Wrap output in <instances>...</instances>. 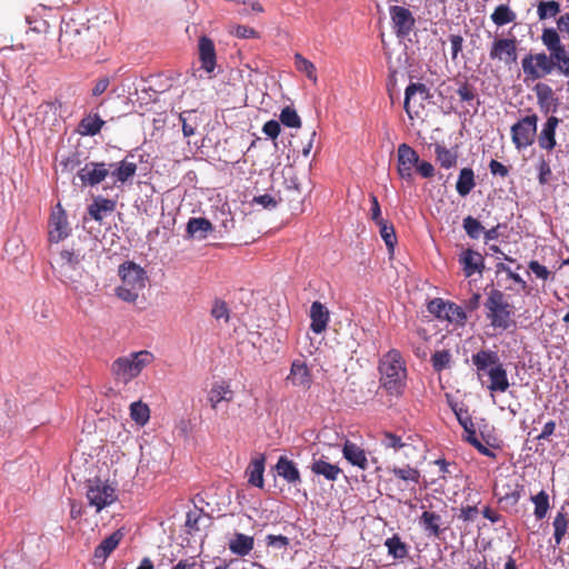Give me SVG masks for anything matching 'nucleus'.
I'll return each mask as SVG.
<instances>
[{
  "label": "nucleus",
  "mask_w": 569,
  "mask_h": 569,
  "mask_svg": "<svg viewBox=\"0 0 569 569\" xmlns=\"http://www.w3.org/2000/svg\"><path fill=\"white\" fill-rule=\"evenodd\" d=\"M104 42L99 26H87L76 20L64 21L60 28L59 50L63 57L93 56Z\"/></svg>",
  "instance_id": "nucleus-1"
},
{
  "label": "nucleus",
  "mask_w": 569,
  "mask_h": 569,
  "mask_svg": "<svg viewBox=\"0 0 569 569\" xmlns=\"http://www.w3.org/2000/svg\"><path fill=\"white\" fill-rule=\"evenodd\" d=\"M483 307L486 319L493 331L502 333L517 327L516 307L509 302L503 291L491 289Z\"/></svg>",
  "instance_id": "nucleus-2"
},
{
  "label": "nucleus",
  "mask_w": 569,
  "mask_h": 569,
  "mask_svg": "<svg viewBox=\"0 0 569 569\" xmlns=\"http://www.w3.org/2000/svg\"><path fill=\"white\" fill-rule=\"evenodd\" d=\"M381 386L390 393L400 396L406 387V362L397 349H390L379 361Z\"/></svg>",
  "instance_id": "nucleus-3"
},
{
  "label": "nucleus",
  "mask_w": 569,
  "mask_h": 569,
  "mask_svg": "<svg viewBox=\"0 0 569 569\" xmlns=\"http://www.w3.org/2000/svg\"><path fill=\"white\" fill-rule=\"evenodd\" d=\"M119 276L121 284L116 289L117 297L126 302H136L148 280L144 269L133 261H126L119 267Z\"/></svg>",
  "instance_id": "nucleus-4"
},
{
  "label": "nucleus",
  "mask_w": 569,
  "mask_h": 569,
  "mask_svg": "<svg viewBox=\"0 0 569 569\" xmlns=\"http://www.w3.org/2000/svg\"><path fill=\"white\" fill-rule=\"evenodd\" d=\"M153 359V355L148 350L131 352L112 362L111 373L116 381L127 385L137 378Z\"/></svg>",
  "instance_id": "nucleus-5"
},
{
  "label": "nucleus",
  "mask_w": 569,
  "mask_h": 569,
  "mask_svg": "<svg viewBox=\"0 0 569 569\" xmlns=\"http://www.w3.org/2000/svg\"><path fill=\"white\" fill-rule=\"evenodd\" d=\"M428 311L437 319L448 321L459 327L467 322V315L463 309L455 302L435 298L427 306Z\"/></svg>",
  "instance_id": "nucleus-6"
},
{
  "label": "nucleus",
  "mask_w": 569,
  "mask_h": 569,
  "mask_svg": "<svg viewBox=\"0 0 569 569\" xmlns=\"http://www.w3.org/2000/svg\"><path fill=\"white\" fill-rule=\"evenodd\" d=\"M87 498L90 506H93L99 512L117 500V493L116 489L107 481L94 478L87 482Z\"/></svg>",
  "instance_id": "nucleus-7"
},
{
  "label": "nucleus",
  "mask_w": 569,
  "mask_h": 569,
  "mask_svg": "<svg viewBox=\"0 0 569 569\" xmlns=\"http://www.w3.org/2000/svg\"><path fill=\"white\" fill-rule=\"evenodd\" d=\"M431 97L428 87L420 82L410 83L405 91L403 108L409 119L420 118L425 102Z\"/></svg>",
  "instance_id": "nucleus-8"
},
{
  "label": "nucleus",
  "mask_w": 569,
  "mask_h": 569,
  "mask_svg": "<svg viewBox=\"0 0 569 569\" xmlns=\"http://www.w3.org/2000/svg\"><path fill=\"white\" fill-rule=\"evenodd\" d=\"M521 67L526 80H538L550 74L555 70L552 59L546 52L529 53L521 60Z\"/></svg>",
  "instance_id": "nucleus-9"
},
{
  "label": "nucleus",
  "mask_w": 569,
  "mask_h": 569,
  "mask_svg": "<svg viewBox=\"0 0 569 569\" xmlns=\"http://www.w3.org/2000/svg\"><path fill=\"white\" fill-rule=\"evenodd\" d=\"M538 116L528 114L511 127V140L518 150L526 149L535 142L537 136Z\"/></svg>",
  "instance_id": "nucleus-10"
},
{
  "label": "nucleus",
  "mask_w": 569,
  "mask_h": 569,
  "mask_svg": "<svg viewBox=\"0 0 569 569\" xmlns=\"http://www.w3.org/2000/svg\"><path fill=\"white\" fill-rule=\"evenodd\" d=\"M489 59L511 66L518 59V40L515 36L509 38L495 37L489 48Z\"/></svg>",
  "instance_id": "nucleus-11"
},
{
  "label": "nucleus",
  "mask_w": 569,
  "mask_h": 569,
  "mask_svg": "<svg viewBox=\"0 0 569 569\" xmlns=\"http://www.w3.org/2000/svg\"><path fill=\"white\" fill-rule=\"evenodd\" d=\"M389 14L395 34L398 38L408 37L416 27L413 13L402 6H390Z\"/></svg>",
  "instance_id": "nucleus-12"
},
{
  "label": "nucleus",
  "mask_w": 569,
  "mask_h": 569,
  "mask_svg": "<svg viewBox=\"0 0 569 569\" xmlns=\"http://www.w3.org/2000/svg\"><path fill=\"white\" fill-rule=\"evenodd\" d=\"M418 152L407 143H400L397 150V172L406 181L413 180V169L419 164Z\"/></svg>",
  "instance_id": "nucleus-13"
},
{
  "label": "nucleus",
  "mask_w": 569,
  "mask_h": 569,
  "mask_svg": "<svg viewBox=\"0 0 569 569\" xmlns=\"http://www.w3.org/2000/svg\"><path fill=\"white\" fill-rule=\"evenodd\" d=\"M82 257L74 250H62L58 260L57 272L59 278L64 282H74V272L81 273Z\"/></svg>",
  "instance_id": "nucleus-14"
},
{
  "label": "nucleus",
  "mask_w": 569,
  "mask_h": 569,
  "mask_svg": "<svg viewBox=\"0 0 569 569\" xmlns=\"http://www.w3.org/2000/svg\"><path fill=\"white\" fill-rule=\"evenodd\" d=\"M540 38L542 44L549 51L548 56L552 59V63H559L569 57V51L555 28H545Z\"/></svg>",
  "instance_id": "nucleus-15"
},
{
  "label": "nucleus",
  "mask_w": 569,
  "mask_h": 569,
  "mask_svg": "<svg viewBox=\"0 0 569 569\" xmlns=\"http://www.w3.org/2000/svg\"><path fill=\"white\" fill-rule=\"evenodd\" d=\"M540 38L542 44L549 51L548 56L552 59V63H559L569 57V51L555 28H545Z\"/></svg>",
  "instance_id": "nucleus-16"
},
{
  "label": "nucleus",
  "mask_w": 569,
  "mask_h": 569,
  "mask_svg": "<svg viewBox=\"0 0 569 569\" xmlns=\"http://www.w3.org/2000/svg\"><path fill=\"white\" fill-rule=\"evenodd\" d=\"M70 233L67 214L61 204L58 203L52 210L49 219V240L51 242H60Z\"/></svg>",
  "instance_id": "nucleus-17"
},
{
  "label": "nucleus",
  "mask_w": 569,
  "mask_h": 569,
  "mask_svg": "<svg viewBox=\"0 0 569 569\" xmlns=\"http://www.w3.org/2000/svg\"><path fill=\"white\" fill-rule=\"evenodd\" d=\"M110 173L104 162H89L78 171L82 184L94 187L101 183Z\"/></svg>",
  "instance_id": "nucleus-18"
},
{
  "label": "nucleus",
  "mask_w": 569,
  "mask_h": 569,
  "mask_svg": "<svg viewBox=\"0 0 569 569\" xmlns=\"http://www.w3.org/2000/svg\"><path fill=\"white\" fill-rule=\"evenodd\" d=\"M287 380L295 387L308 390L311 387L312 377L306 362L295 360L291 363L290 373L288 375Z\"/></svg>",
  "instance_id": "nucleus-19"
},
{
  "label": "nucleus",
  "mask_w": 569,
  "mask_h": 569,
  "mask_svg": "<svg viewBox=\"0 0 569 569\" xmlns=\"http://www.w3.org/2000/svg\"><path fill=\"white\" fill-rule=\"evenodd\" d=\"M199 49V60L201 62V68L208 72H213L217 64L216 49L213 41L203 36L199 39L198 43Z\"/></svg>",
  "instance_id": "nucleus-20"
},
{
  "label": "nucleus",
  "mask_w": 569,
  "mask_h": 569,
  "mask_svg": "<svg viewBox=\"0 0 569 569\" xmlns=\"http://www.w3.org/2000/svg\"><path fill=\"white\" fill-rule=\"evenodd\" d=\"M310 320L311 331L317 335L322 333L327 329L330 320L329 310L320 301L312 302L310 307Z\"/></svg>",
  "instance_id": "nucleus-21"
},
{
  "label": "nucleus",
  "mask_w": 569,
  "mask_h": 569,
  "mask_svg": "<svg viewBox=\"0 0 569 569\" xmlns=\"http://www.w3.org/2000/svg\"><path fill=\"white\" fill-rule=\"evenodd\" d=\"M560 123V119L551 116L543 123L540 133L538 134V144L541 149L551 151L556 144V130Z\"/></svg>",
  "instance_id": "nucleus-22"
},
{
  "label": "nucleus",
  "mask_w": 569,
  "mask_h": 569,
  "mask_svg": "<svg viewBox=\"0 0 569 569\" xmlns=\"http://www.w3.org/2000/svg\"><path fill=\"white\" fill-rule=\"evenodd\" d=\"M472 363L477 369L478 377L488 373L490 368L501 365L500 358L496 351L481 349L472 355Z\"/></svg>",
  "instance_id": "nucleus-23"
},
{
  "label": "nucleus",
  "mask_w": 569,
  "mask_h": 569,
  "mask_svg": "<svg viewBox=\"0 0 569 569\" xmlns=\"http://www.w3.org/2000/svg\"><path fill=\"white\" fill-rule=\"evenodd\" d=\"M343 458L362 470H367L369 467L366 451L357 443L346 440L342 447Z\"/></svg>",
  "instance_id": "nucleus-24"
},
{
  "label": "nucleus",
  "mask_w": 569,
  "mask_h": 569,
  "mask_svg": "<svg viewBox=\"0 0 569 569\" xmlns=\"http://www.w3.org/2000/svg\"><path fill=\"white\" fill-rule=\"evenodd\" d=\"M459 262L466 277H471L476 272L481 273L485 268L483 257L472 249L465 250L459 257Z\"/></svg>",
  "instance_id": "nucleus-25"
},
{
  "label": "nucleus",
  "mask_w": 569,
  "mask_h": 569,
  "mask_svg": "<svg viewBox=\"0 0 569 569\" xmlns=\"http://www.w3.org/2000/svg\"><path fill=\"white\" fill-rule=\"evenodd\" d=\"M123 536L124 535L121 530H116L104 538L94 549L93 557L96 561L104 562L111 552L119 546Z\"/></svg>",
  "instance_id": "nucleus-26"
},
{
  "label": "nucleus",
  "mask_w": 569,
  "mask_h": 569,
  "mask_svg": "<svg viewBox=\"0 0 569 569\" xmlns=\"http://www.w3.org/2000/svg\"><path fill=\"white\" fill-rule=\"evenodd\" d=\"M109 169L114 183L120 182L123 184L134 177L137 163L123 159L118 163H110Z\"/></svg>",
  "instance_id": "nucleus-27"
},
{
  "label": "nucleus",
  "mask_w": 569,
  "mask_h": 569,
  "mask_svg": "<svg viewBox=\"0 0 569 569\" xmlns=\"http://www.w3.org/2000/svg\"><path fill=\"white\" fill-rule=\"evenodd\" d=\"M233 399V391L231 390L230 383L227 381H220L212 385L209 393L208 401L212 409H217L221 401L230 402Z\"/></svg>",
  "instance_id": "nucleus-28"
},
{
  "label": "nucleus",
  "mask_w": 569,
  "mask_h": 569,
  "mask_svg": "<svg viewBox=\"0 0 569 569\" xmlns=\"http://www.w3.org/2000/svg\"><path fill=\"white\" fill-rule=\"evenodd\" d=\"M116 200L98 197L88 207V213L93 220L101 223L106 214L116 210Z\"/></svg>",
  "instance_id": "nucleus-29"
},
{
  "label": "nucleus",
  "mask_w": 569,
  "mask_h": 569,
  "mask_svg": "<svg viewBox=\"0 0 569 569\" xmlns=\"http://www.w3.org/2000/svg\"><path fill=\"white\" fill-rule=\"evenodd\" d=\"M419 525L428 537L439 538L443 529H441V516L433 511H423L419 518Z\"/></svg>",
  "instance_id": "nucleus-30"
},
{
  "label": "nucleus",
  "mask_w": 569,
  "mask_h": 569,
  "mask_svg": "<svg viewBox=\"0 0 569 569\" xmlns=\"http://www.w3.org/2000/svg\"><path fill=\"white\" fill-rule=\"evenodd\" d=\"M490 378L489 390L492 392H506L510 386L507 370L503 365H498L495 368H490L487 373Z\"/></svg>",
  "instance_id": "nucleus-31"
},
{
  "label": "nucleus",
  "mask_w": 569,
  "mask_h": 569,
  "mask_svg": "<svg viewBox=\"0 0 569 569\" xmlns=\"http://www.w3.org/2000/svg\"><path fill=\"white\" fill-rule=\"evenodd\" d=\"M276 470L288 483L296 485L301 481L300 472L292 460L281 456L276 465Z\"/></svg>",
  "instance_id": "nucleus-32"
},
{
  "label": "nucleus",
  "mask_w": 569,
  "mask_h": 569,
  "mask_svg": "<svg viewBox=\"0 0 569 569\" xmlns=\"http://www.w3.org/2000/svg\"><path fill=\"white\" fill-rule=\"evenodd\" d=\"M264 462H266L264 457L259 456V457L252 459L250 461L249 466L247 467L246 475L248 476V482L251 486H254L258 488H263Z\"/></svg>",
  "instance_id": "nucleus-33"
},
{
  "label": "nucleus",
  "mask_w": 569,
  "mask_h": 569,
  "mask_svg": "<svg viewBox=\"0 0 569 569\" xmlns=\"http://www.w3.org/2000/svg\"><path fill=\"white\" fill-rule=\"evenodd\" d=\"M435 157L436 161L443 169H451L457 166L458 151L457 148H447L443 144H435Z\"/></svg>",
  "instance_id": "nucleus-34"
},
{
  "label": "nucleus",
  "mask_w": 569,
  "mask_h": 569,
  "mask_svg": "<svg viewBox=\"0 0 569 569\" xmlns=\"http://www.w3.org/2000/svg\"><path fill=\"white\" fill-rule=\"evenodd\" d=\"M310 469L315 475L322 476L328 481H336L342 472L339 466L332 465L322 458L315 460Z\"/></svg>",
  "instance_id": "nucleus-35"
},
{
  "label": "nucleus",
  "mask_w": 569,
  "mask_h": 569,
  "mask_svg": "<svg viewBox=\"0 0 569 569\" xmlns=\"http://www.w3.org/2000/svg\"><path fill=\"white\" fill-rule=\"evenodd\" d=\"M104 123L99 114H88L80 120L77 131L81 136H96L101 131Z\"/></svg>",
  "instance_id": "nucleus-36"
},
{
  "label": "nucleus",
  "mask_w": 569,
  "mask_h": 569,
  "mask_svg": "<svg viewBox=\"0 0 569 569\" xmlns=\"http://www.w3.org/2000/svg\"><path fill=\"white\" fill-rule=\"evenodd\" d=\"M253 537L243 533H236L234 538L229 542V549L233 555L244 557L253 549Z\"/></svg>",
  "instance_id": "nucleus-37"
},
{
  "label": "nucleus",
  "mask_w": 569,
  "mask_h": 569,
  "mask_svg": "<svg viewBox=\"0 0 569 569\" xmlns=\"http://www.w3.org/2000/svg\"><path fill=\"white\" fill-rule=\"evenodd\" d=\"M212 229V223L206 218H191L187 223L188 236L199 239H204Z\"/></svg>",
  "instance_id": "nucleus-38"
},
{
  "label": "nucleus",
  "mask_w": 569,
  "mask_h": 569,
  "mask_svg": "<svg viewBox=\"0 0 569 569\" xmlns=\"http://www.w3.org/2000/svg\"><path fill=\"white\" fill-rule=\"evenodd\" d=\"M552 526L555 542L557 546H559L562 542L569 526V516L565 511L563 507H561V509L555 516Z\"/></svg>",
  "instance_id": "nucleus-39"
},
{
  "label": "nucleus",
  "mask_w": 569,
  "mask_h": 569,
  "mask_svg": "<svg viewBox=\"0 0 569 569\" xmlns=\"http://www.w3.org/2000/svg\"><path fill=\"white\" fill-rule=\"evenodd\" d=\"M490 19L497 27H502L515 22L517 13L508 4L502 3L496 7Z\"/></svg>",
  "instance_id": "nucleus-40"
},
{
  "label": "nucleus",
  "mask_w": 569,
  "mask_h": 569,
  "mask_svg": "<svg viewBox=\"0 0 569 569\" xmlns=\"http://www.w3.org/2000/svg\"><path fill=\"white\" fill-rule=\"evenodd\" d=\"M475 173L471 168H463L460 170L458 181L456 183L457 192L461 197H466L475 188Z\"/></svg>",
  "instance_id": "nucleus-41"
},
{
  "label": "nucleus",
  "mask_w": 569,
  "mask_h": 569,
  "mask_svg": "<svg viewBox=\"0 0 569 569\" xmlns=\"http://www.w3.org/2000/svg\"><path fill=\"white\" fill-rule=\"evenodd\" d=\"M389 556L393 559H403L408 556L409 548L398 535H393L385 541Z\"/></svg>",
  "instance_id": "nucleus-42"
},
{
  "label": "nucleus",
  "mask_w": 569,
  "mask_h": 569,
  "mask_svg": "<svg viewBox=\"0 0 569 569\" xmlns=\"http://www.w3.org/2000/svg\"><path fill=\"white\" fill-rule=\"evenodd\" d=\"M531 501L535 505L533 515L536 519L542 520L546 518L550 509L549 495L545 490H541L537 495L531 496Z\"/></svg>",
  "instance_id": "nucleus-43"
},
{
  "label": "nucleus",
  "mask_w": 569,
  "mask_h": 569,
  "mask_svg": "<svg viewBox=\"0 0 569 569\" xmlns=\"http://www.w3.org/2000/svg\"><path fill=\"white\" fill-rule=\"evenodd\" d=\"M380 443L385 449H391L395 452L410 447L402 438L391 431H383L380 436Z\"/></svg>",
  "instance_id": "nucleus-44"
},
{
  "label": "nucleus",
  "mask_w": 569,
  "mask_h": 569,
  "mask_svg": "<svg viewBox=\"0 0 569 569\" xmlns=\"http://www.w3.org/2000/svg\"><path fill=\"white\" fill-rule=\"evenodd\" d=\"M390 472L395 475L396 478L405 482H412L415 485H418L420 482V471L416 468L410 467L409 465L405 467H393L390 469Z\"/></svg>",
  "instance_id": "nucleus-45"
},
{
  "label": "nucleus",
  "mask_w": 569,
  "mask_h": 569,
  "mask_svg": "<svg viewBox=\"0 0 569 569\" xmlns=\"http://www.w3.org/2000/svg\"><path fill=\"white\" fill-rule=\"evenodd\" d=\"M379 227V233L381 238L383 239L388 250L390 253L393 252L395 246L397 243V236L395 231V227L392 223H389L387 220L385 221H378L376 223Z\"/></svg>",
  "instance_id": "nucleus-46"
},
{
  "label": "nucleus",
  "mask_w": 569,
  "mask_h": 569,
  "mask_svg": "<svg viewBox=\"0 0 569 569\" xmlns=\"http://www.w3.org/2000/svg\"><path fill=\"white\" fill-rule=\"evenodd\" d=\"M295 67L299 72L305 73L309 80L313 83H317V70L316 66L308 59H306L302 54H295Z\"/></svg>",
  "instance_id": "nucleus-47"
},
{
  "label": "nucleus",
  "mask_w": 569,
  "mask_h": 569,
  "mask_svg": "<svg viewBox=\"0 0 569 569\" xmlns=\"http://www.w3.org/2000/svg\"><path fill=\"white\" fill-rule=\"evenodd\" d=\"M130 417L140 426H144L150 418V409L142 401H136L130 405Z\"/></svg>",
  "instance_id": "nucleus-48"
},
{
  "label": "nucleus",
  "mask_w": 569,
  "mask_h": 569,
  "mask_svg": "<svg viewBox=\"0 0 569 569\" xmlns=\"http://www.w3.org/2000/svg\"><path fill=\"white\" fill-rule=\"evenodd\" d=\"M559 12L560 3L556 0L540 1L537 6V14L541 21L555 18Z\"/></svg>",
  "instance_id": "nucleus-49"
},
{
  "label": "nucleus",
  "mask_w": 569,
  "mask_h": 569,
  "mask_svg": "<svg viewBox=\"0 0 569 569\" xmlns=\"http://www.w3.org/2000/svg\"><path fill=\"white\" fill-rule=\"evenodd\" d=\"M179 119L182 123V132L184 137H191L196 133L198 128L197 114L193 110L183 111L180 113Z\"/></svg>",
  "instance_id": "nucleus-50"
},
{
  "label": "nucleus",
  "mask_w": 569,
  "mask_h": 569,
  "mask_svg": "<svg viewBox=\"0 0 569 569\" xmlns=\"http://www.w3.org/2000/svg\"><path fill=\"white\" fill-rule=\"evenodd\" d=\"M535 91L537 94L539 106L541 107V109H545L546 112H548V110H549L548 104L553 96L551 87L546 83H538L535 87Z\"/></svg>",
  "instance_id": "nucleus-51"
},
{
  "label": "nucleus",
  "mask_w": 569,
  "mask_h": 569,
  "mask_svg": "<svg viewBox=\"0 0 569 569\" xmlns=\"http://www.w3.org/2000/svg\"><path fill=\"white\" fill-rule=\"evenodd\" d=\"M451 362V353L449 350H438L431 356V363L435 371L440 372L448 368Z\"/></svg>",
  "instance_id": "nucleus-52"
},
{
  "label": "nucleus",
  "mask_w": 569,
  "mask_h": 569,
  "mask_svg": "<svg viewBox=\"0 0 569 569\" xmlns=\"http://www.w3.org/2000/svg\"><path fill=\"white\" fill-rule=\"evenodd\" d=\"M280 121L282 122V124L289 128L301 127V119L298 116L297 111L291 107H286L281 110Z\"/></svg>",
  "instance_id": "nucleus-53"
},
{
  "label": "nucleus",
  "mask_w": 569,
  "mask_h": 569,
  "mask_svg": "<svg viewBox=\"0 0 569 569\" xmlns=\"http://www.w3.org/2000/svg\"><path fill=\"white\" fill-rule=\"evenodd\" d=\"M457 94L460 101L470 103L471 101L476 100L477 90L468 81H461L459 83V88L457 89Z\"/></svg>",
  "instance_id": "nucleus-54"
},
{
  "label": "nucleus",
  "mask_w": 569,
  "mask_h": 569,
  "mask_svg": "<svg viewBox=\"0 0 569 569\" xmlns=\"http://www.w3.org/2000/svg\"><path fill=\"white\" fill-rule=\"evenodd\" d=\"M463 229L471 239H478L483 231L481 223L471 216L463 219Z\"/></svg>",
  "instance_id": "nucleus-55"
},
{
  "label": "nucleus",
  "mask_w": 569,
  "mask_h": 569,
  "mask_svg": "<svg viewBox=\"0 0 569 569\" xmlns=\"http://www.w3.org/2000/svg\"><path fill=\"white\" fill-rule=\"evenodd\" d=\"M211 316L216 320H223L227 323L230 319V310L227 303L222 300H214L213 306L211 308Z\"/></svg>",
  "instance_id": "nucleus-56"
},
{
  "label": "nucleus",
  "mask_w": 569,
  "mask_h": 569,
  "mask_svg": "<svg viewBox=\"0 0 569 569\" xmlns=\"http://www.w3.org/2000/svg\"><path fill=\"white\" fill-rule=\"evenodd\" d=\"M537 170L539 183L542 186L549 183L552 174L549 161L541 157L538 161Z\"/></svg>",
  "instance_id": "nucleus-57"
},
{
  "label": "nucleus",
  "mask_w": 569,
  "mask_h": 569,
  "mask_svg": "<svg viewBox=\"0 0 569 569\" xmlns=\"http://www.w3.org/2000/svg\"><path fill=\"white\" fill-rule=\"evenodd\" d=\"M455 413L457 416L459 423L462 426V428L465 429L467 435L475 436L476 435L475 426H473L471 417L468 413V410H462V409L456 410L455 409Z\"/></svg>",
  "instance_id": "nucleus-58"
},
{
  "label": "nucleus",
  "mask_w": 569,
  "mask_h": 569,
  "mask_svg": "<svg viewBox=\"0 0 569 569\" xmlns=\"http://www.w3.org/2000/svg\"><path fill=\"white\" fill-rule=\"evenodd\" d=\"M80 164H81V159H80L79 152H74V153L70 154L69 157H67L66 159H62L60 161V166L62 167V170L68 171V172L76 170L77 168L80 167Z\"/></svg>",
  "instance_id": "nucleus-59"
},
{
  "label": "nucleus",
  "mask_w": 569,
  "mask_h": 569,
  "mask_svg": "<svg viewBox=\"0 0 569 569\" xmlns=\"http://www.w3.org/2000/svg\"><path fill=\"white\" fill-rule=\"evenodd\" d=\"M478 507L475 506H462L460 508L459 519L463 520L465 522H472L478 516Z\"/></svg>",
  "instance_id": "nucleus-60"
},
{
  "label": "nucleus",
  "mask_w": 569,
  "mask_h": 569,
  "mask_svg": "<svg viewBox=\"0 0 569 569\" xmlns=\"http://www.w3.org/2000/svg\"><path fill=\"white\" fill-rule=\"evenodd\" d=\"M528 267L539 279L547 280L551 274V272L537 260H531Z\"/></svg>",
  "instance_id": "nucleus-61"
},
{
  "label": "nucleus",
  "mask_w": 569,
  "mask_h": 569,
  "mask_svg": "<svg viewBox=\"0 0 569 569\" xmlns=\"http://www.w3.org/2000/svg\"><path fill=\"white\" fill-rule=\"evenodd\" d=\"M449 40L451 43V59L456 61L458 54L462 51L463 38L460 34H451Z\"/></svg>",
  "instance_id": "nucleus-62"
},
{
  "label": "nucleus",
  "mask_w": 569,
  "mask_h": 569,
  "mask_svg": "<svg viewBox=\"0 0 569 569\" xmlns=\"http://www.w3.org/2000/svg\"><path fill=\"white\" fill-rule=\"evenodd\" d=\"M280 123L276 120H269L263 124L262 131L271 139H277L280 133Z\"/></svg>",
  "instance_id": "nucleus-63"
},
{
  "label": "nucleus",
  "mask_w": 569,
  "mask_h": 569,
  "mask_svg": "<svg viewBox=\"0 0 569 569\" xmlns=\"http://www.w3.org/2000/svg\"><path fill=\"white\" fill-rule=\"evenodd\" d=\"M558 33H562L569 38V12L561 14L557 19V29Z\"/></svg>",
  "instance_id": "nucleus-64"
}]
</instances>
